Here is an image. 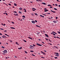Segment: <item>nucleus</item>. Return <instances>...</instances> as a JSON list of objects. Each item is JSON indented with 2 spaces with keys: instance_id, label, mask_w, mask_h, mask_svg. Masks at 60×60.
<instances>
[{
  "instance_id": "1",
  "label": "nucleus",
  "mask_w": 60,
  "mask_h": 60,
  "mask_svg": "<svg viewBox=\"0 0 60 60\" xmlns=\"http://www.w3.org/2000/svg\"><path fill=\"white\" fill-rule=\"evenodd\" d=\"M3 53H7V51L6 50H5L4 51H3Z\"/></svg>"
},
{
  "instance_id": "2",
  "label": "nucleus",
  "mask_w": 60,
  "mask_h": 60,
  "mask_svg": "<svg viewBox=\"0 0 60 60\" xmlns=\"http://www.w3.org/2000/svg\"><path fill=\"white\" fill-rule=\"evenodd\" d=\"M46 9L47 8H45L44 9V10H45L44 11L45 12H46V11H49V10Z\"/></svg>"
},
{
  "instance_id": "3",
  "label": "nucleus",
  "mask_w": 60,
  "mask_h": 60,
  "mask_svg": "<svg viewBox=\"0 0 60 60\" xmlns=\"http://www.w3.org/2000/svg\"><path fill=\"white\" fill-rule=\"evenodd\" d=\"M5 37L6 38H7V37H6V36L4 35L2 36V38H4H4H5Z\"/></svg>"
},
{
  "instance_id": "4",
  "label": "nucleus",
  "mask_w": 60,
  "mask_h": 60,
  "mask_svg": "<svg viewBox=\"0 0 60 60\" xmlns=\"http://www.w3.org/2000/svg\"><path fill=\"white\" fill-rule=\"evenodd\" d=\"M56 56H59V53H56Z\"/></svg>"
},
{
  "instance_id": "5",
  "label": "nucleus",
  "mask_w": 60,
  "mask_h": 60,
  "mask_svg": "<svg viewBox=\"0 0 60 60\" xmlns=\"http://www.w3.org/2000/svg\"><path fill=\"white\" fill-rule=\"evenodd\" d=\"M37 45H38V46H42V45L40 44H39L38 43H37Z\"/></svg>"
},
{
  "instance_id": "6",
  "label": "nucleus",
  "mask_w": 60,
  "mask_h": 60,
  "mask_svg": "<svg viewBox=\"0 0 60 60\" xmlns=\"http://www.w3.org/2000/svg\"><path fill=\"white\" fill-rule=\"evenodd\" d=\"M40 16L41 17H42L43 18H44V16H43L41 15H40Z\"/></svg>"
},
{
  "instance_id": "7",
  "label": "nucleus",
  "mask_w": 60,
  "mask_h": 60,
  "mask_svg": "<svg viewBox=\"0 0 60 60\" xmlns=\"http://www.w3.org/2000/svg\"><path fill=\"white\" fill-rule=\"evenodd\" d=\"M40 16L41 17H42L43 18H44V16H43L41 15H40Z\"/></svg>"
},
{
  "instance_id": "8",
  "label": "nucleus",
  "mask_w": 60,
  "mask_h": 60,
  "mask_svg": "<svg viewBox=\"0 0 60 60\" xmlns=\"http://www.w3.org/2000/svg\"><path fill=\"white\" fill-rule=\"evenodd\" d=\"M31 22L33 24H35V21H32Z\"/></svg>"
},
{
  "instance_id": "9",
  "label": "nucleus",
  "mask_w": 60,
  "mask_h": 60,
  "mask_svg": "<svg viewBox=\"0 0 60 60\" xmlns=\"http://www.w3.org/2000/svg\"><path fill=\"white\" fill-rule=\"evenodd\" d=\"M45 35L46 37H47L49 38V36H48V35L46 34H45Z\"/></svg>"
},
{
  "instance_id": "10",
  "label": "nucleus",
  "mask_w": 60,
  "mask_h": 60,
  "mask_svg": "<svg viewBox=\"0 0 60 60\" xmlns=\"http://www.w3.org/2000/svg\"><path fill=\"white\" fill-rule=\"evenodd\" d=\"M10 28H11V29H15V28L13 27H10Z\"/></svg>"
},
{
  "instance_id": "11",
  "label": "nucleus",
  "mask_w": 60,
  "mask_h": 60,
  "mask_svg": "<svg viewBox=\"0 0 60 60\" xmlns=\"http://www.w3.org/2000/svg\"><path fill=\"white\" fill-rule=\"evenodd\" d=\"M51 11L53 13H55L56 11H53V10H51Z\"/></svg>"
},
{
  "instance_id": "12",
  "label": "nucleus",
  "mask_w": 60,
  "mask_h": 60,
  "mask_svg": "<svg viewBox=\"0 0 60 60\" xmlns=\"http://www.w3.org/2000/svg\"><path fill=\"white\" fill-rule=\"evenodd\" d=\"M23 9V8H21V7L19 8V10H22Z\"/></svg>"
},
{
  "instance_id": "13",
  "label": "nucleus",
  "mask_w": 60,
  "mask_h": 60,
  "mask_svg": "<svg viewBox=\"0 0 60 60\" xmlns=\"http://www.w3.org/2000/svg\"><path fill=\"white\" fill-rule=\"evenodd\" d=\"M47 6H50V7H52V6L51 4H48V5Z\"/></svg>"
},
{
  "instance_id": "14",
  "label": "nucleus",
  "mask_w": 60,
  "mask_h": 60,
  "mask_svg": "<svg viewBox=\"0 0 60 60\" xmlns=\"http://www.w3.org/2000/svg\"><path fill=\"white\" fill-rule=\"evenodd\" d=\"M22 48V47H21L20 48H18V49H21Z\"/></svg>"
},
{
  "instance_id": "15",
  "label": "nucleus",
  "mask_w": 60,
  "mask_h": 60,
  "mask_svg": "<svg viewBox=\"0 0 60 60\" xmlns=\"http://www.w3.org/2000/svg\"><path fill=\"white\" fill-rule=\"evenodd\" d=\"M42 4H44V5H46V4L45 3H42Z\"/></svg>"
},
{
  "instance_id": "16",
  "label": "nucleus",
  "mask_w": 60,
  "mask_h": 60,
  "mask_svg": "<svg viewBox=\"0 0 60 60\" xmlns=\"http://www.w3.org/2000/svg\"><path fill=\"white\" fill-rule=\"evenodd\" d=\"M39 34H40V32H38L37 33V35H39Z\"/></svg>"
},
{
  "instance_id": "17",
  "label": "nucleus",
  "mask_w": 60,
  "mask_h": 60,
  "mask_svg": "<svg viewBox=\"0 0 60 60\" xmlns=\"http://www.w3.org/2000/svg\"><path fill=\"white\" fill-rule=\"evenodd\" d=\"M4 34L5 35H6L7 36H8V37H9L10 36H9L8 35H7V34Z\"/></svg>"
},
{
  "instance_id": "18",
  "label": "nucleus",
  "mask_w": 60,
  "mask_h": 60,
  "mask_svg": "<svg viewBox=\"0 0 60 60\" xmlns=\"http://www.w3.org/2000/svg\"><path fill=\"white\" fill-rule=\"evenodd\" d=\"M28 38H29V39H31V40H33V39L31 38L30 37H28Z\"/></svg>"
},
{
  "instance_id": "19",
  "label": "nucleus",
  "mask_w": 60,
  "mask_h": 60,
  "mask_svg": "<svg viewBox=\"0 0 60 60\" xmlns=\"http://www.w3.org/2000/svg\"><path fill=\"white\" fill-rule=\"evenodd\" d=\"M23 10H25L24 12H26V10L25 9H23Z\"/></svg>"
},
{
  "instance_id": "20",
  "label": "nucleus",
  "mask_w": 60,
  "mask_h": 60,
  "mask_svg": "<svg viewBox=\"0 0 60 60\" xmlns=\"http://www.w3.org/2000/svg\"><path fill=\"white\" fill-rule=\"evenodd\" d=\"M52 32H53V33L55 34H57V33H56L55 32H54V31H52Z\"/></svg>"
},
{
  "instance_id": "21",
  "label": "nucleus",
  "mask_w": 60,
  "mask_h": 60,
  "mask_svg": "<svg viewBox=\"0 0 60 60\" xmlns=\"http://www.w3.org/2000/svg\"><path fill=\"white\" fill-rule=\"evenodd\" d=\"M15 43H16V44H17V45H19V43H18V42H16Z\"/></svg>"
},
{
  "instance_id": "22",
  "label": "nucleus",
  "mask_w": 60,
  "mask_h": 60,
  "mask_svg": "<svg viewBox=\"0 0 60 60\" xmlns=\"http://www.w3.org/2000/svg\"><path fill=\"white\" fill-rule=\"evenodd\" d=\"M53 22L54 23H56V21H53Z\"/></svg>"
},
{
  "instance_id": "23",
  "label": "nucleus",
  "mask_w": 60,
  "mask_h": 60,
  "mask_svg": "<svg viewBox=\"0 0 60 60\" xmlns=\"http://www.w3.org/2000/svg\"><path fill=\"white\" fill-rule=\"evenodd\" d=\"M30 52H34V51H32V50H31L30 51Z\"/></svg>"
},
{
  "instance_id": "24",
  "label": "nucleus",
  "mask_w": 60,
  "mask_h": 60,
  "mask_svg": "<svg viewBox=\"0 0 60 60\" xmlns=\"http://www.w3.org/2000/svg\"><path fill=\"white\" fill-rule=\"evenodd\" d=\"M19 13L20 14H22V12L20 11H19Z\"/></svg>"
},
{
  "instance_id": "25",
  "label": "nucleus",
  "mask_w": 60,
  "mask_h": 60,
  "mask_svg": "<svg viewBox=\"0 0 60 60\" xmlns=\"http://www.w3.org/2000/svg\"><path fill=\"white\" fill-rule=\"evenodd\" d=\"M30 47H32V48H34V47L33 46L31 45H30Z\"/></svg>"
},
{
  "instance_id": "26",
  "label": "nucleus",
  "mask_w": 60,
  "mask_h": 60,
  "mask_svg": "<svg viewBox=\"0 0 60 60\" xmlns=\"http://www.w3.org/2000/svg\"><path fill=\"white\" fill-rule=\"evenodd\" d=\"M35 15H36L37 16H38V14H37L36 13H35Z\"/></svg>"
},
{
  "instance_id": "27",
  "label": "nucleus",
  "mask_w": 60,
  "mask_h": 60,
  "mask_svg": "<svg viewBox=\"0 0 60 60\" xmlns=\"http://www.w3.org/2000/svg\"><path fill=\"white\" fill-rule=\"evenodd\" d=\"M54 47H55V48H56L57 49H58V48L57 47V46H54Z\"/></svg>"
},
{
  "instance_id": "28",
  "label": "nucleus",
  "mask_w": 60,
  "mask_h": 60,
  "mask_svg": "<svg viewBox=\"0 0 60 60\" xmlns=\"http://www.w3.org/2000/svg\"><path fill=\"white\" fill-rule=\"evenodd\" d=\"M22 17L23 18H26V17H25V16L24 15H23L22 16Z\"/></svg>"
},
{
  "instance_id": "29",
  "label": "nucleus",
  "mask_w": 60,
  "mask_h": 60,
  "mask_svg": "<svg viewBox=\"0 0 60 60\" xmlns=\"http://www.w3.org/2000/svg\"><path fill=\"white\" fill-rule=\"evenodd\" d=\"M42 15H44V16H47V15L44 14H42Z\"/></svg>"
},
{
  "instance_id": "30",
  "label": "nucleus",
  "mask_w": 60,
  "mask_h": 60,
  "mask_svg": "<svg viewBox=\"0 0 60 60\" xmlns=\"http://www.w3.org/2000/svg\"><path fill=\"white\" fill-rule=\"evenodd\" d=\"M14 4L15 6H17V4H16L15 3H14Z\"/></svg>"
},
{
  "instance_id": "31",
  "label": "nucleus",
  "mask_w": 60,
  "mask_h": 60,
  "mask_svg": "<svg viewBox=\"0 0 60 60\" xmlns=\"http://www.w3.org/2000/svg\"><path fill=\"white\" fill-rule=\"evenodd\" d=\"M25 53H26V54H27V52L26 51H25Z\"/></svg>"
},
{
  "instance_id": "32",
  "label": "nucleus",
  "mask_w": 60,
  "mask_h": 60,
  "mask_svg": "<svg viewBox=\"0 0 60 60\" xmlns=\"http://www.w3.org/2000/svg\"><path fill=\"white\" fill-rule=\"evenodd\" d=\"M57 32L58 34H60V32L58 31V32Z\"/></svg>"
},
{
  "instance_id": "33",
  "label": "nucleus",
  "mask_w": 60,
  "mask_h": 60,
  "mask_svg": "<svg viewBox=\"0 0 60 60\" xmlns=\"http://www.w3.org/2000/svg\"><path fill=\"white\" fill-rule=\"evenodd\" d=\"M1 47L2 48H3V49H4V48H5L3 46H1Z\"/></svg>"
},
{
  "instance_id": "34",
  "label": "nucleus",
  "mask_w": 60,
  "mask_h": 60,
  "mask_svg": "<svg viewBox=\"0 0 60 60\" xmlns=\"http://www.w3.org/2000/svg\"><path fill=\"white\" fill-rule=\"evenodd\" d=\"M36 26H37V27H40V26H39L38 25H36Z\"/></svg>"
},
{
  "instance_id": "35",
  "label": "nucleus",
  "mask_w": 60,
  "mask_h": 60,
  "mask_svg": "<svg viewBox=\"0 0 60 60\" xmlns=\"http://www.w3.org/2000/svg\"><path fill=\"white\" fill-rule=\"evenodd\" d=\"M54 9L55 10H57V9L56 8H54Z\"/></svg>"
},
{
  "instance_id": "36",
  "label": "nucleus",
  "mask_w": 60,
  "mask_h": 60,
  "mask_svg": "<svg viewBox=\"0 0 60 60\" xmlns=\"http://www.w3.org/2000/svg\"><path fill=\"white\" fill-rule=\"evenodd\" d=\"M43 55H46V54L45 53H44V52H43Z\"/></svg>"
},
{
  "instance_id": "37",
  "label": "nucleus",
  "mask_w": 60,
  "mask_h": 60,
  "mask_svg": "<svg viewBox=\"0 0 60 60\" xmlns=\"http://www.w3.org/2000/svg\"><path fill=\"white\" fill-rule=\"evenodd\" d=\"M23 41H24V42H26V41L25 40H24Z\"/></svg>"
},
{
  "instance_id": "38",
  "label": "nucleus",
  "mask_w": 60,
  "mask_h": 60,
  "mask_svg": "<svg viewBox=\"0 0 60 60\" xmlns=\"http://www.w3.org/2000/svg\"><path fill=\"white\" fill-rule=\"evenodd\" d=\"M32 56H35L33 54H32Z\"/></svg>"
},
{
  "instance_id": "39",
  "label": "nucleus",
  "mask_w": 60,
  "mask_h": 60,
  "mask_svg": "<svg viewBox=\"0 0 60 60\" xmlns=\"http://www.w3.org/2000/svg\"><path fill=\"white\" fill-rule=\"evenodd\" d=\"M58 18V17H56V19H57Z\"/></svg>"
},
{
  "instance_id": "40",
  "label": "nucleus",
  "mask_w": 60,
  "mask_h": 60,
  "mask_svg": "<svg viewBox=\"0 0 60 60\" xmlns=\"http://www.w3.org/2000/svg\"><path fill=\"white\" fill-rule=\"evenodd\" d=\"M14 13H17V12L16 11H14Z\"/></svg>"
},
{
  "instance_id": "41",
  "label": "nucleus",
  "mask_w": 60,
  "mask_h": 60,
  "mask_svg": "<svg viewBox=\"0 0 60 60\" xmlns=\"http://www.w3.org/2000/svg\"><path fill=\"white\" fill-rule=\"evenodd\" d=\"M55 6H58V5H57V4H55Z\"/></svg>"
},
{
  "instance_id": "42",
  "label": "nucleus",
  "mask_w": 60,
  "mask_h": 60,
  "mask_svg": "<svg viewBox=\"0 0 60 60\" xmlns=\"http://www.w3.org/2000/svg\"><path fill=\"white\" fill-rule=\"evenodd\" d=\"M54 58H55V59H57L58 58L57 57H55Z\"/></svg>"
},
{
  "instance_id": "43",
  "label": "nucleus",
  "mask_w": 60,
  "mask_h": 60,
  "mask_svg": "<svg viewBox=\"0 0 60 60\" xmlns=\"http://www.w3.org/2000/svg\"><path fill=\"white\" fill-rule=\"evenodd\" d=\"M31 15H32L33 16H34V14L33 13H32Z\"/></svg>"
},
{
  "instance_id": "44",
  "label": "nucleus",
  "mask_w": 60,
  "mask_h": 60,
  "mask_svg": "<svg viewBox=\"0 0 60 60\" xmlns=\"http://www.w3.org/2000/svg\"><path fill=\"white\" fill-rule=\"evenodd\" d=\"M11 23H12V24H14V22H12Z\"/></svg>"
},
{
  "instance_id": "45",
  "label": "nucleus",
  "mask_w": 60,
  "mask_h": 60,
  "mask_svg": "<svg viewBox=\"0 0 60 60\" xmlns=\"http://www.w3.org/2000/svg\"><path fill=\"white\" fill-rule=\"evenodd\" d=\"M44 51L45 52H47V51L45 50H44Z\"/></svg>"
},
{
  "instance_id": "46",
  "label": "nucleus",
  "mask_w": 60,
  "mask_h": 60,
  "mask_svg": "<svg viewBox=\"0 0 60 60\" xmlns=\"http://www.w3.org/2000/svg\"><path fill=\"white\" fill-rule=\"evenodd\" d=\"M53 37L54 38H56V36H54Z\"/></svg>"
},
{
  "instance_id": "47",
  "label": "nucleus",
  "mask_w": 60,
  "mask_h": 60,
  "mask_svg": "<svg viewBox=\"0 0 60 60\" xmlns=\"http://www.w3.org/2000/svg\"><path fill=\"white\" fill-rule=\"evenodd\" d=\"M4 32H7V30H5L4 31Z\"/></svg>"
},
{
  "instance_id": "48",
  "label": "nucleus",
  "mask_w": 60,
  "mask_h": 60,
  "mask_svg": "<svg viewBox=\"0 0 60 60\" xmlns=\"http://www.w3.org/2000/svg\"><path fill=\"white\" fill-rule=\"evenodd\" d=\"M8 4L9 5H10L11 6V4Z\"/></svg>"
},
{
  "instance_id": "49",
  "label": "nucleus",
  "mask_w": 60,
  "mask_h": 60,
  "mask_svg": "<svg viewBox=\"0 0 60 60\" xmlns=\"http://www.w3.org/2000/svg\"><path fill=\"white\" fill-rule=\"evenodd\" d=\"M16 15L17 16H19V15L18 14H16Z\"/></svg>"
},
{
  "instance_id": "50",
  "label": "nucleus",
  "mask_w": 60,
  "mask_h": 60,
  "mask_svg": "<svg viewBox=\"0 0 60 60\" xmlns=\"http://www.w3.org/2000/svg\"><path fill=\"white\" fill-rule=\"evenodd\" d=\"M0 35H2V34L1 33H0Z\"/></svg>"
},
{
  "instance_id": "51",
  "label": "nucleus",
  "mask_w": 60,
  "mask_h": 60,
  "mask_svg": "<svg viewBox=\"0 0 60 60\" xmlns=\"http://www.w3.org/2000/svg\"><path fill=\"white\" fill-rule=\"evenodd\" d=\"M30 49H33V48L31 47H30Z\"/></svg>"
},
{
  "instance_id": "52",
  "label": "nucleus",
  "mask_w": 60,
  "mask_h": 60,
  "mask_svg": "<svg viewBox=\"0 0 60 60\" xmlns=\"http://www.w3.org/2000/svg\"><path fill=\"white\" fill-rule=\"evenodd\" d=\"M56 38H60L58 37H57Z\"/></svg>"
},
{
  "instance_id": "53",
  "label": "nucleus",
  "mask_w": 60,
  "mask_h": 60,
  "mask_svg": "<svg viewBox=\"0 0 60 60\" xmlns=\"http://www.w3.org/2000/svg\"><path fill=\"white\" fill-rule=\"evenodd\" d=\"M33 46H35V45H34V44H33Z\"/></svg>"
},
{
  "instance_id": "54",
  "label": "nucleus",
  "mask_w": 60,
  "mask_h": 60,
  "mask_svg": "<svg viewBox=\"0 0 60 60\" xmlns=\"http://www.w3.org/2000/svg\"><path fill=\"white\" fill-rule=\"evenodd\" d=\"M35 22H37V20H35Z\"/></svg>"
},
{
  "instance_id": "55",
  "label": "nucleus",
  "mask_w": 60,
  "mask_h": 60,
  "mask_svg": "<svg viewBox=\"0 0 60 60\" xmlns=\"http://www.w3.org/2000/svg\"><path fill=\"white\" fill-rule=\"evenodd\" d=\"M43 44H44V42H41Z\"/></svg>"
},
{
  "instance_id": "56",
  "label": "nucleus",
  "mask_w": 60,
  "mask_h": 60,
  "mask_svg": "<svg viewBox=\"0 0 60 60\" xmlns=\"http://www.w3.org/2000/svg\"><path fill=\"white\" fill-rule=\"evenodd\" d=\"M6 14L7 15H8V14H7V13H6Z\"/></svg>"
},
{
  "instance_id": "57",
  "label": "nucleus",
  "mask_w": 60,
  "mask_h": 60,
  "mask_svg": "<svg viewBox=\"0 0 60 60\" xmlns=\"http://www.w3.org/2000/svg\"><path fill=\"white\" fill-rule=\"evenodd\" d=\"M46 39V40L47 41H48V39H47V38H45Z\"/></svg>"
},
{
  "instance_id": "58",
  "label": "nucleus",
  "mask_w": 60,
  "mask_h": 60,
  "mask_svg": "<svg viewBox=\"0 0 60 60\" xmlns=\"http://www.w3.org/2000/svg\"><path fill=\"white\" fill-rule=\"evenodd\" d=\"M40 36H41H41H42V35H41V34L40 35Z\"/></svg>"
},
{
  "instance_id": "59",
  "label": "nucleus",
  "mask_w": 60,
  "mask_h": 60,
  "mask_svg": "<svg viewBox=\"0 0 60 60\" xmlns=\"http://www.w3.org/2000/svg\"><path fill=\"white\" fill-rule=\"evenodd\" d=\"M58 6L59 7H60V5H59Z\"/></svg>"
},
{
  "instance_id": "60",
  "label": "nucleus",
  "mask_w": 60,
  "mask_h": 60,
  "mask_svg": "<svg viewBox=\"0 0 60 60\" xmlns=\"http://www.w3.org/2000/svg\"><path fill=\"white\" fill-rule=\"evenodd\" d=\"M34 10H36V9L34 8Z\"/></svg>"
},
{
  "instance_id": "61",
  "label": "nucleus",
  "mask_w": 60,
  "mask_h": 60,
  "mask_svg": "<svg viewBox=\"0 0 60 60\" xmlns=\"http://www.w3.org/2000/svg\"><path fill=\"white\" fill-rule=\"evenodd\" d=\"M34 10H36V9L34 8Z\"/></svg>"
},
{
  "instance_id": "62",
  "label": "nucleus",
  "mask_w": 60,
  "mask_h": 60,
  "mask_svg": "<svg viewBox=\"0 0 60 60\" xmlns=\"http://www.w3.org/2000/svg\"><path fill=\"white\" fill-rule=\"evenodd\" d=\"M9 41H10V42H12V41H11L10 40Z\"/></svg>"
},
{
  "instance_id": "63",
  "label": "nucleus",
  "mask_w": 60,
  "mask_h": 60,
  "mask_svg": "<svg viewBox=\"0 0 60 60\" xmlns=\"http://www.w3.org/2000/svg\"><path fill=\"white\" fill-rule=\"evenodd\" d=\"M38 40H39V41H41V39H38Z\"/></svg>"
},
{
  "instance_id": "64",
  "label": "nucleus",
  "mask_w": 60,
  "mask_h": 60,
  "mask_svg": "<svg viewBox=\"0 0 60 60\" xmlns=\"http://www.w3.org/2000/svg\"><path fill=\"white\" fill-rule=\"evenodd\" d=\"M16 58H17V57H16V56H14Z\"/></svg>"
}]
</instances>
